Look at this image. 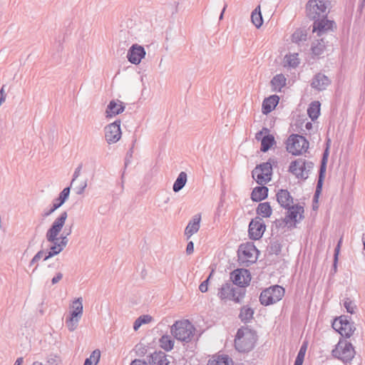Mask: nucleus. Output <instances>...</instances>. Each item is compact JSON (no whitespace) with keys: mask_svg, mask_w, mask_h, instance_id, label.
Here are the masks:
<instances>
[{"mask_svg":"<svg viewBox=\"0 0 365 365\" xmlns=\"http://www.w3.org/2000/svg\"><path fill=\"white\" fill-rule=\"evenodd\" d=\"M341 242H342V238H341L339 240L338 244H337L336 247L334 249V267L335 269L336 268V263H337V261H338V256H339V253Z\"/></svg>","mask_w":365,"mask_h":365,"instance_id":"50","label":"nucleus"},{"mask_svg":"<svg viewBox=\"0 0 365 365\" xmlns=\"http://www.w3.org/2000/svg\"><path fill=\"white\" fill-rule=\"evenodd\" d=\"M194 252V243L190 241L187 243V247H186V254L187 255H190Z\"/></svg>","mask_w":365,"mask_h":365,"instance_id":"55","label":"nucleus"},{"mask_svg":"<svg viewBox=\"0 0 365 365\" xmlns=\"http://www.w3.org/2000/svg\"><path fill=\"white\" fill-rule=\"evenodd\" d=\"M101 358V351L98 349L94 350L90 357L86 359L83 365H92L94 362V364L96 365L99 361Z\"/></svg>","mask_w":365,"mask_h":365,"instance_id":"40","label":"nucleus"},{"mask_svg":"<svg viewBox=\"0 0 365 365\" xmlns=\"http://www.w3.org/2000/svg\"><path fill=\"white\" fill-rule=\"evenodd\" d=\"M307 113L312 120L317 119L320 113V103L319 101L312 102L307 109Z\"/></svg>","mask_w":365,"mask_h":365,"instance_id":"36","label":"nucleus"},{"mask_svg":"<svg viewBox=\"0 0 365 365\" xmlns=\"http://www.w3.org/2000/svg\"><path fill=\"white\" fill-rule=\"evenodd\" d=\"M130 158L128 156H126L125 160V167H127L128 165L130 163Z\"/></svg>","mask_w":365,"mask_h":365,"instance_id":"64","label":"nucleus"},{"mask_svg":"<svg viewBox=\"0 0 365 365\" xmlns=\"http://www.w3.org/2000/svg\"><path fill=\"white\" fill-rule=\"evenodd\" d=\"M187 180V173L183 171L180 172L173 184V191L175 192H178L180 190H181L185 185Z\"/></svg>","mask_w":365,"mask_h":365,"instance_id":"32","label":"nucleus"},{"mask_svg":"<svg viewBox=\"0 0 365 365\" xmlns=\"http://www.w3.org/2000/svg\"><path fill=\"white\" fill-rule=\"evenodd\" d=\"M257 340V336L255 331L242 327L237 331L235 347L239 352H249L254 349Z\"/></svg>","mask_w":365,"mask_h":365,"instance_id":"2","label":"nucleus"},{"mask_svg":"<svg viewBox=\"0 0 365 365\" xmlns=\"http://www.w3.org/2000/svg\"><path fill=\"white\" fill-rule=\"evenodd\" d=\"M308 148L309 142L302 135L292 134L287 140V150L294 155H301L303 152H306Z\"/></svg>","mask_w":365,"mask_h":365,"instance_id":"8","label":"nucleus"},{"mask_svg":"<svg viewBox=\"0 0 365 365\" xmlns=\"http://www.w3.org/2000/svg\"><path fill=\"white\" fill-rule=\"evenodd\" d=\"M272 207L269 202H261L257 207V213L263 217H269L272 215Z\"/></svg>","mask_w":365,"mask_h":365,"instance_id":"38","label":"nucleus"},{"mask_svg":"<svg viewBox=\"0 0 365 365\" xmlns=\"http://www.w3.org/2000/svg\"><path fill=\"white\" fill-rule=\"evenodd\" d=\"M325 47L326 44L324 38L313 41L311 47L312 54L317 56L322 55L324 51Z\"/></svg>","mask_w":365,"mask_h":365,"instance_id":"31","label":"nucleus"},{"mask_svg":"<svg viewBox=\"0 0 365 365\" xmlns=\"http://www.w3.org/2000/svg\"><path fill=\"white\" fill-rule=\"evenodd\" d=\"M269 254L279 255L282 250V245L278 240H274L270 242L268 246Z\"/></svg>","mask_w":365,"mask_h":365,"instance_id":"44","label":"nucleus"},{"mask_svg":"<svg viewBox=\"0 0 365 365\" xmlns=\"http://www.w3.org/2000/svg\"><path fill=\"white\" fill-rule=\"evenodd\" d=\"M347 318L348 317L344 315L335 319L332 323V327L339 332L341 336L349 338L353 334L356 328Z\"/></svg>","mask_w":365,"mask_h":365,"instance_id":"11","label":"nucleus"},{"mask_svg":"<svg viewBox=\"0 0 365 365\" xmlns=\"http://www.w3.org/2000/svg\"><path fill=\"white\" fill-rule=\"evenodd\" d=\"M152 317L150 315H142L139 317L133 324L134 330H138L140 327L143 324H148L150 322Z\"/></svg>","mask_w":365,"mask_h":365,"instance_id":"42","label":"nucleus"},{"mask_svg":"<svg viewBox=\"0 0 365 365\" xmlns=\"http://www.w3.org/2000/svg\"><path fill=\"white\" fill-rule=\"evenodd\" d=\"M6 100V93H4V86L0 90V106Z\"/></svg>","mask_w":365,"mask_h":365,"instance_id":"58","label":"nucleus"},{"mask_svg":"<svg viewBox=\"0 0 365 365\" xmlns=\"http://www.w3.org/2000/svg\"><path fill=\"white\" fill-rule=\"evenodd\" d=\"M45 255L46 253L43 250L38 251L31 260L29 266H32L37 263L43 256L45 257Z\"/></svg>","mask_w":365,"mask_h":365,"instance_id":"48","label":"nucleus"},{"mask_svg":"<svg viewBox=\"0 0 365 365\" xmlns=\"http://www.w3.org/2000/svg\"><path fill=\"white\" fill-rule=\"evenodd\" d=\"M227 6V5L225 4L224 5V7H223V9H222V12H221L220 15V20H222V18H223V15H224V13H225V9H226Z\"/></svg>","mask_w":365,"mask_h":365,"instance_id":"62","label":"nucleus"},{"mask_svg":"<svg viewBox=\"0 0 365 365\" xmlns=\"http://www.w3.org/2000/svg\"><path fill=\"white\" fill-rule=\"evenodd\" d=\"M82 315L75 311H71L69 316L66 319V325L70 331H74L78 325Z\"/></svg>","mask_w":365,"mask_h":365,"instance_id":"26","label":"nucleus"},{"mask_svg":"<svg viewBox=\"0 0 365 365\" xmlns=\"http://www.w3.org/2000/svg\"><path fill=\"white\" fill-rule=\"evenodd\" d=\"M104 130L106 142L108 144L115 143L121 137L120 120H115V122L106 125Z\"/></svg>","mask_w":365,"mask_h":365,"instance_id":"13","label":"nucleus"},{"mask_svg":"<svg viewBox=\"0 0 365 365\" xmlns=\"http://www.w3.org/2000/svg\"><path fill=\"white\" fill-rule=\"evenodd\" d=\"M86 187H87V180H85V181L82 182L79 186L76 187V189H75L76 193L77 195H82L84 192Z\"/></svg>","mask_w":365,"mask_h":365,"instance_id":"54","label":"nucleus"},{"mask_svg":"<svg viewBox=\"0 0 365 365\" xmlns=\"http://www.w3.org/2000/svg\"><path fill=\"white\" fill-rule=\"evenodd\" d=\"M71 187H65L59 194L58 197L53 200L52 207L50 210L43 213V217H48L51 215L56 210L59 208L68 198Z\"/></svg>","mask_w":365,"mask_h":365,"instance_id":"18","label":"nucleus"},{"mask_svg":"<svg viewBox=\"0 0 365 365\" xmlns=\"http://www.w3.org/2000/svg\"><path fill=\"white\" fill-rule=\"evenodd\" d=\"M285 58L287 64L292 68H295L299 64L298 53L286 55Z\"/></svg>","mask_w":365,"mask_h":365,"instance_id":"45","label":"nucleus"},{"mask_svg":"<svg viewBox=\"0 0 365 365\" xmlns=\"http://www.w3.org/2000/svg\"><path fill=\"white\" fill-rule=\"evenodd\" d=\"M251 20L252 24L257 27L259 28L263 24L262 16L260 11V6L256 7L251 14Z\"/></svg>","mask_w":365,"mask_h":365,"instance_id":"39","label":"nucleus"},{"mask_svg":"<svg viewBox=\"0 0 365 365\" xmlns=\"http://www.w3.org/2000/svg\"><path fill=\"white\" fill-rule=\"evenodd\" d=\"M230 279L233 285L238 286L235 288L245 289V287L248 286L250 282L251 275L246 269H237L230 273Z\"/></svg>","mask_w":365,"mask_h":365,"instance_id":"12","label":"nucleus"},{"mask_svg":"<svg viewBox=\"0 0 365 365\" xmlns=\"http://www.w3.org/2000/svg\"><path fill=\"white\" fill-rule=\"evenodd\" d=\"M82 168H83V164L82 163H80L78 167L75 169V171L73 173V178H72V180L71 182V185L69 186L71 187V186L73 184V182H75V180L79 177V175H81V170H82Z\"/></svg>","mask_w":365,"mask_h":365,"instance_id":"51","label":"nucleus"},{"mask_svg":"<svg viewBox=\"0 0 365 365\" xmlns=\"http://www.w3.org/2000/svg\"><path fill=\"white\" fill-rule=\"evenodd\" d=\"M253 314L254 310L252 308L243 306L240 309L239 318L243 323H248L252 319Z\"/></svg>","mask_w":365,"mask_h":365,"instance_id":"34","label":"nucleus"},{"mask_svg":"<svg viewBox=\"0 0 365 365\" xmlns=\"http://www.w3.org/2000/svg\"><path fill=\"white\" fill-rule=\"evenodd\" d=\"M246 293L245 289L235 288L230 282H226L219 289L217 296L221 300H232L240 303Z\"/></svg>","mask_w":365,"mask_h":365,"instance_id":"5","label":"nucleus"},{"mask_svg":"<svg viewBox=\"0 0 365 365\" xmlns=\"http://www.w3.org/2000/svg\"><path fill=\"white\" fill-rule=\"evenodd\" d=\"M63 232H65L64 235L68 236L71 233V227L68 230L66 229Z\"/></svg>","mask_w":365,"mask_h":365,"instance_id":"63","label":"nucleus"},{"mask_svg":"<svg viewBox=\"0 0 365 365\" xmlns=\"http://www.w3.org/2000/svg\"><path fill=\"white\" fill-rule=\"evenodd\" d=\"M258 252L252 243L241 245L238 250L239 259L242 262L252 263L257 257L255 254Z\"/></svg>","mask_w":365,"mask_h":365,"instance_id":"14","label":"nucleus"},{"mask_svg":"<svg viewBox=\"0 0 365 365\" xmlns=\"http://www.w3.org/2000/svg\"><path fill=\"white\" fill-rule=\"evenodd\" d=\"M149 363L151 365H168L170 361L168 356L163 351L154 352L150 356Z\"/></svg>","mask_w":365,"mask_h":365,"instance_id":"27","label":"nucleus"},{"mask_svg":"<svg viewBox=\"0 0 365 365\" xmlns=\"http://www.w3.org/2000/svg\"><path fill=\"white\" fill-rule=\"evenodd\" d=\"M118 104L114 100L110 101L106 110V117L110 118L123 113L125 110V106L123 102L119 101Z\"/></svg>","mask_w":365,"mask_h":365,"instance_id":"23","label":"nucleus"},{"mask_svg":"<svg viewBox=\"0 0 365 365\" xmlns=\"http://www.w3.org/2000/svg\"><path fill=\"white\" fill-rule=\"evenodd\" d=\"M303 361H304V359L303 358L297 356V358H296V359L294 361V365H302Z\"/></svg>","mask_w":365,"mask_h":365,"instance_id":"60","label":"nucleus"},{"mask_svg":"<svg viewBox=\"0 0 365 365\" xmlns=\"http://www.w3.org/2000/svg\"><path fill=\"white\" fill-rule=\"evenodd\" d=\"M306 349H307L306 345H302L301 346V348H300V349H299L297 356H299V357L304 359Z\"/></svg>","mask_w":365,"mask_h":365,"instance_id":"57","label":"nucleus"},{"mask_svg":"<svg viewBox=\"0 0 365 365\" xmlns=\"http://www.w3.org/2000/svg\"><path fill=\"white\" fill-rule=\"evenodd\" d=\"M355 350L351 342L340 339L331 351L334 358L340 359L344 363H350L355 355Z\"/></svg>","mask_w":365,"mask_h":365,"instance_id":"6","label":"nucleus"},{"mask_svg":"<svg viewBox=\"0 0 365 365\" xmlns=\"http://www.w3.org/2000/svg\"><path fill=\"white\" fill-rule=\"evenodd\" d=\"M146 54L145 48L137 43L133 44L128 51L127 58L133 64L138 65Z\"/></svg>","mask_w":365,"mask_h":365,"instance_id":"17","label":"nucleus"},{"mask_svg":"<svg viewBox=\"0 0 365 365\" xmlns=\"http://www.w3.org/2000/svg\"><path fill=\"white\" fill-rule=\"evenodd\" d=\"M277 160L274 158H269L267 162L257 165L255 168V173L262 172L266 177L271 178L272 173V165L277 164Z\"/></svg>","mask_w":365,"mask_h":365,"instance_id":"25","label":"nucleus"},{"mask_svg":"<svg viewBox=\"0 0 365 365\" xmlns=\"http://www.w3.org/2000/svg\"><path fill=\"white\" fill-rule=\"evenodd\" d=\"M60 363V358L55 354H50L47 357L48 365H58Z\"/></svg>","mask_w":365,"mask_h":365,"instance_id":"47","label":"nucleus"},{"mask_svg":"<svg viewBox=\"0 0 365 365\" xmlns=\"http://www.w3.org/2000/svg\"><path fill=\"white\" fill-rule=\"evenodd\" d=\"M200 220V214H197L192 217L185 230V234L187 236V238L190 237L199 230Z\"/></svg>","mask_w":365,"mask_h":365,"instance_id":"22","label":"nucleus"},{"mask_svg":"<svg viewBox=\"0 0 365 365\" xmlns=\"http://www.w3.org/2000/svg\"><path fill=\"white\" fill-rule=\"evenodd\" d=\"M287 210V215L285 217L286 224L288 222H294V224L298 222L297 217L299 215V220L302 219L304 216V207L299 205H290L289 207L286 208Z\"/></svg>","mask_w":365,"mask_h":365,"instance_id":"20","label":"nucleus"},{"mask_svg":"<svg viewBox=\"0 0 365 365\" xmlns=\"http://www.w3.org/2000/svg\"><path fill=\"white\" fill-rule=\"evenodd\" d=\"M331 8L329 0H309L306 4L307 16L310 19L327 17Z\"/></svg>","mask_w":365,"mask_h":365,"instance_id":"4","label":"nucleus"},{"mask_svg":"<svg viewBox=\"0 0 365 365\" xmlns=\"http://www.w3.org/2000/svg\"><path fill=\"white\" fill-rule=\"evenodd\" d=\"M207 365H233V361L228 355H217L208 361Z\"/></svg>","mask_w":365,"mask_h":365,"instance_id":"29","label":"nucleus"},{"mask_svg":"<svg viewBox=\"0 0 365 365\" xmlns=\"http://www.w3.org/2000/svg\"><path fill=\"white\" fill-rule=\"evenodd\" d=\"M64 234H65V232H63L61 235L60 237H58V239H59V240H58V244H59V245H61L63 249L66 247V245H67V244H68V238H67V237H68V236L64 235Z\"/></svg>","mask_w":365,"mask_h":365,"instance_id":"53","label":"nucleus"},{"mask_svg":"<svg viewBox=\"0 0 365 365\" xmlns=\"http://www.w3.org/2000/svg\"><path fill=\"white\" fill-rule=\"evenodd\" d=\"M130 365H148L145 361H141L140 359L133 360Z\"/></svg>","mask_w":365,"mask_h":365,"instance_id":"59","label":"nucleus"},{"mask_svg":"<svg viewBox=\"0 0 365 365\" xmlns=\"http://www.w3.org/2000/svg\"><path fill=\"white\" fill-rule=\"evenodd\" d=\"M67 217V212H62L47 230L46 238L48 242L51 243V245L46 253L43 260H47L63 250V248L58 244L59 239H58V235L64 226Z\"/></svg>","mask_w":365,"mask_h":365,"instance_id":"1","label":"nucleus"},{"mask_svg":"<svg viewBox=\"0 0 365 365\" xmlns=\"http://www.w3.org/2000/svg\"><path fill=\"white\" fill-rule=\"evenodd\" d=\"M62 278H63V274L61 272H58L56 274V275L54 277H53V279L51 280L52 284H55L58 283L60 280H61Z\"/></svg>","mask_w":365,"mask_h":365,"instance_id":"56","label":"nucleus"},{"mask_svg":"<svg viewBox=\"0 0 365 365\" xmlns=\"http://www.w3.org/2000/svg\"><path fill=\"white\" fill-rule=\"evenodd\" d=\"M252 174L253 178L259 185L266 184L271 180V178L266 177L265 175H264L262 172L259 171V173H255V169L252 170Z\"/></svg>","mask_w":365,"mask_h":365,"instance_id":"41","label":"nucleus"},{"mask_svg":"<svg viewBox=\"0 0 365 365\" xmlns=\"http://www.w3.org/2000/svg\"><path fill=\"white\" fill-rule=\"evenodd\" d=\"M313 20L312 32L318 37L324 38V36L334 32L336 28V23L332 20H329L327 16Z\"/></svg>","mask_w":365,"mask_h":365,"instance_id":"10","label":"nucleus"},{"mask_svg":"<svg viewBox=\"0 0 365 365\" xmlns=\"http://www.w3.org/2000/svg\"><path fill=\"white\" fill-rule=\"evenodd\" d=\"M286 78L283 74H277L273 77L271 81L274 91H280L282 88L285 86Z\"/></svg>","mask_w":365,"mask_h":365,"instance_id":"35","label":"nucleus"},{"mask_svg":"<svg viewBox=\"0 0 365 365\" xmlns=\"http://www.w3.org/2000/svg\"><path fill=\"white\" fill-rule=\"evenodd\" d=\"M71 309L72 311H75L77 313L83 315V299L81 297H78L72 302L71 304Z\"/></svg>","mask_w":365,"mask_h":365,"instance_id":"43","label":"nucleus"},{"mask_svg":"<svg viewBox=\"0 0 365 365\" xmlns=\"http://www.w3.org/2000/svg\"><path fill=\"white\" fill-rule=\"evenodd\" d=\"M172 335L178 340L190 342L195 331V328L188 320L176 321L171 327Z\"/></svg>","mask_w":365,"mask_h":365,"instance_id":"3","label":"nucleus"},{"mask_svg":"<svg viewBox=\"0 0 365 365\" xmlns=\"http://www.w3.org/2000/svg\"><path fill=\"white\" fill-rule=\"evenodd\" d=\"M284 292V289L279 285L271 286L261 292L259 302L264 306L275 304L282 299Z\"/></svg>","mask_w":365,"mask_h":365,"instance_id":"7","label":"nucleus"},{"mask_svg":"<svg viewBox=\"0 0 365 365\" xmlns=\"http://www.w3.org/2000/svg\"><path fill=\"white\" fill-rule=\"evenodd\" d=\"M270 132L269 129L266 128V127H263L262 129L261 130H259V132H257L255 135V139L257 140V141H262V138L264 137V135H267Z\"/></svg>","mask_w":365,"mask_h":365,"instance_id":"49","label":"nucleus"},{"mask_svg":"<svg viewBox=\"0 0 365 365\" xmlns=\"http://www.w3.org/2000/svg\"><path fill=\"white\" fill-rule=\"evenodd\" d=\"M331 83V80L324 74L318 73L312 78L311 86L319 91H324Z\"/></svg>","mask_w":365,"mask_h":365,"instance_id":"19","label":"nucleus"},{"mask_svg":"<svg viewBox=\"0 0 365 365\" xmlns=\"http://www.w3.org/2000/svg\"><path fill=\"white\" fill-rule=\"evenodd\" d=\"M23 361H24V359H23V357H19V358H18V359L16 360V361H15V363H14V365H21V364H22V363H23Z\"/></svg>","mask_w":365,"mask_h":365,"instance_id":"61","label":"nucleus"},{"mask_svg":"<svg viewBox=\"0 0 365 365\" xmlns=\"http://www.w3.org/2000/svg\"><path fill=\"white\" fill-rule=\"evenodd\" d=\"M266 225L263 220L259 217L252 220L249 225V237L254 240H259L264 232Z\"/></svg>","mask_w":365,"mask_h":365,"instance_id":"15","label":"nucleus"},{"mask_svg":"<svg viewBox=\"0 0 365 365\" xmlns=\"http://www.w3.org/2000/svg\"><path fill=\"white\" fill-rule=\"evenodd\" d=\"M268 188L265 186H257L255 187L251 193V199L254 202H260L268 195Z\"/></svg>","mask_w":365,"mask_h":365,"instance_id":"28","label":"nucleus"},{"mask_svg":"<svg viewBox=\"0 0 365 365\" xmlns=\"http://www.w3.org/2000/svg\"><path fill=\"white\" fill-rule=\"evenodd\" d=\"M276 197L278 203L284 208H288L293 204V197L287 190H279L276 195Z\"/></svg>","mask_w":365,"mask_h":365,"instance_id":"21","label":"nucleus"},{"mask_svg":"<svg viewBox=\"0 0 365 365\" xmlns=\"http://www.w3.org/2000/svg\"><path fill=\"white\" fill-rule=\"evenodd\" d=\"M212 276V273L210 274L209 277L203 281L199 286V289L201 292L205 293L208 289V282Z\"/></svg>","mask_w":365,"mask_h":365,"instance_id":"52","label":"nucleus"},{"mask_svg":"<svg viewBox=\"0 0 365 365\" xmlns=\"http://www.w3.org/2000/svg\"><path fill=\"white\" fill-rule=\"evenodd\" d=\"M275 143L274 137L269 133L262 138L260 150L263 153L267 152Z\"/></svg>","mask_w":365,"mask_h":365,"instance_id":"33","label":"nucleus"},{"mask_svg":"<svg viewBox=\"0 0 365 365\" xmlns=\"http://www.w3.org/2000/svg\"><path fill=\"white\" fill-rule=\"evenodd\" d=\"M343 306L346 309V312L350 314H354L355 312V309H356V304L349 298H345L343 300Z\"/></svg>","mask_w":365,"mask_h":365,"instance_id":"46","label":"nucleus"},{"mask_svg":"<svg viewBox=\"0 0 365 365\" xmlns=\"http://www.w3.org/2000/svg\"><path fill=\"white\" fill-rule=\"evenodd\" d=\"M314 168V163L304 159L299 158L292 161L289 165V171L296 175L297 178L307 179L309 173Z\"/></svg>","mask_w":365,"mask_h":365,"instance_id":"9","label":"nucleus"},{"mask_svg":"<svg viewBox=\"0 0 365 365\" xmlns=\"http://www.w3.org/2000/svg\"><path fill=\"white\" fill-rule=\"evenodd\" d=\"M279 101V98L277 95H272L265 98L262 102V110L264 114L269 113L275 108Z\"/></svg>","mask_w":365,"mask_h":365,"instance_id":"24","label":"nucleus"},{"mask_svg":"<svg viewBox=\"0 0 365 365\" xmlns=\"http://www.w3.org/2000/svg\"><path fill=\"white\" fill-rule=\"evenodd\" d=\"M327 155H328L327 150H325V152L324 153V155H323V158L321 161V165H320L319 171L318 180H317V187H316V190H315V192H314V198H313V202H316V203L318 202L319 196L321 194V192L322 190V185H323V182H324V177H325V173H326V170H327Z\"/></svg>","mask_w":365,"mask_h":365,"instance_id":"16","label":"nucleus"},{"mask_svg":"<svg viewBox=\"0 0 365 365\" xmlns=\"http://www.w3.org/2000/svg\"><path fill=\"white\" fill-rule=\"evenodd\" d=\"M160 346L165 351H170L173 349L174 346V340L169 335H163L159 340Z\"/></svg>","mask_w":365,"mask_h":365,"instance_id":"37","label":"nucleus"},{"mask_svg":"<svg viewBox=\"0 0 365 365\" xmlns=\"http://www.w3.org/2000/svg\"><path fill=\"white\" fill-rule=\"evenodd\" d=\"M291 38L293 43L301 45L307 40V31L302 28L297 29L292 34Z\"/></svg>","mask_w":365,"mask_h":365,"instance_id":"30","label":"nucleus"}]
</instances>
